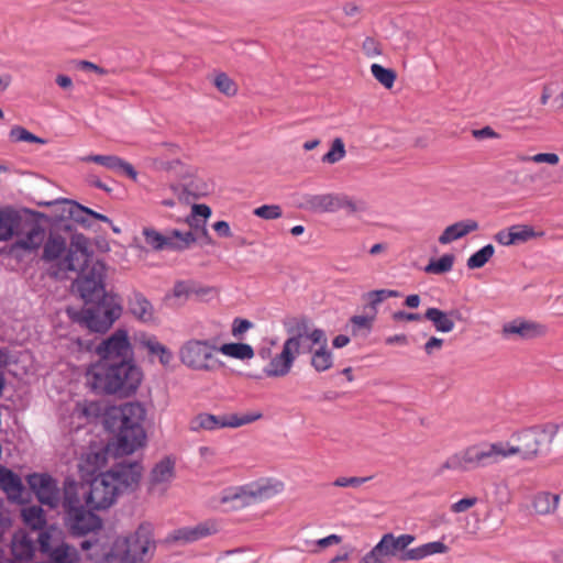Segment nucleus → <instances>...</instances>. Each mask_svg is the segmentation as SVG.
<instances>
[{
    "mask_svg": "<svg viewBox=\"0 0 563 563\" xmlns=\"http://www.w3.org/2000/svg\"><path fill=\"white\" fill-rule=\"evenodd\" d=\"M16 221L18 217L13 211L0 209V241L11 239Z\"/></svg>",
    "mask_w": 563,
    "mask_h": 563,
    "instance_id": "obj_40",
    "label": "nucleus"
},
{
    "mask_svg": "<svg viewBox=\"0 0 563 563\" xmlns=\"http://www.w3.org/2000/svg\"><path fill=\"white\" fill-rule=\"evenodd\" d=\"M472 135L476 140H484V139H499L500 135L490 126H484L478 130H473Z\"/></svg>",
    "mask_w": 563,
    "mask_h": 563,
    "instance_id": "obj_59",
    "label": "nucleus"
},
{
    "mask_svg": "<svg viewBox=\"0 0 563 563\" xmlns=\"http://www.w3.org/2000/svg\"><path fill=\"white\" fill-rule=\"evenodd\" d=\"M375 314L373 316H353L350 319L351 330L354 335L367 334L373 328Z\"/></svg>",
    "mask_w": 563,
    "mask_h": 563,
    "instance_id": "obj_45",
    "label": "nucleus"
},
{
    "mask_svg": "<svg viewBox=\"0 0 563 563\" xmlns=\"http://www.w3.org/2000/svg\"><path fill=\"white\" fill-rule=\"evenodd\" d=\"M292 345L284 342L282 351L274 355L264 366L263 373L269 378H279L287 376L296 361L291 352Z\"/></svg>",
    "mask_w": 563,
    "mask_h": 563,
    "instance_id": "obj_23",
    "label": "nucleus"
},
{
    "mask_svg": "<svg viewBox=\"0 0 563 563\" xmlns=\"http://www.w3.org/2000/svg\"><path fill=\"white\" fill-rule=\"evenodd\" d=\"M371 73L373 77L386 89H391L395 85L397 74L391 68H385L379 64L371 65Z\"/></svg>",
    "mask_w": 563,
    "mask_h": 563,
    "instance_id": "obj_41",
    "label": "nucleus"
},
{
    "mask_svg": "<svg viewBox=\"0 0 563 563\" xmlns=\"http://www.w3.org/2000/svg\"><path fill=\"white\" fill-rule=\"evenodd\" d=\"M454 260L455 257L453 254H444L439 260L430 261L424 267V272L438 275L448 273L452 269Z\"/></svg>",
    "mask_w": 563,
    "mask_h": 563,
    "instance_id": "obj_44",
    "label": "nucleus"
},
{
    "mask_svg": "<svg viewBox=\"0 0 563 563\" xmlns=\"http://www.w3.org/2000/svg\"><path fill=\"white\" fill-rule=\"evenodd\" d=\"M142 343L150 354L158 356L162 365L167 366L173 361V353L165 345L159 343L156 338H148Z\"/></svg>",
    "mask_w": 563,
    "mask_h": 563,
    "instance_id": "obj_39",
    "label": "nucleus"
},
{
    "mask_svg": "<svg viewBox=\"0 0 563 563\" xmlns=\"http://www.w3.org/2000/svg\"><path fill=\"white\" fill-rule=\"evenodd\" d=\"M107 456L104 450L90 451L82 456L79 468L84 474L92 476L107 464Z\"/></svg>",
    "mask_w": 563,
    "mask_h": 563,
    "instance_id": "obj_32",
    "label": "nucleus"
},
{
    "mask_svg": "<svg viewBox=\"0 0 563 563\" xmlns=\"http://www.w3.org/2000/svg\"><path fill=\"white\" fill-rule=\"evenodd\" d=\"M10 137L14 142H30V143H40L44 144L45 140L34 135L22 126H14L10 131Z\"/></svg>",
    "mask_w": 563,
    "mask_h": 563,
    "instance_id": "obj_49",
    "label": "nucleus"
},
{
    "mask_svg": "<svg viewBox=\"0 0 563 563\" xmlns=\"http://www.w3.org/2000/svg\"><path fill=\"white\" fill-rule=\"evenodd\" d=\"M97 305L81 309L74 320L92 332L104 333L121 317L122 306L112 299L95 301Z\"/></svg>",
    "mask_w": 563,
    "mask_h": 563,
    "instance_id": "obj_11",
    "label": "nucleus"
},
{
    "mask_svg": "<svg viewBox=\"0 0 563 563\" xmlns=\"http://www.w3.org/2000/svg\"><path fill=\"white\" fill-rule=\"evenodd\" d=\"M66 202L69 205L68 212H69L70 218L77 223L88 227L89 223H88L87 217H91V218L97 219L102 222L111 223V220L104 214L96 212V211H93L87 207H84L80 203L75 202V201L66 200Z\"/></svg>",
    "mask_w": 563,
    "mask_h": 563,
    "instance_id": "obj_33",
    "label": "nucleus"
},
{
    "mask_svg": "<svg viewBox=\"0 0 563 563\" xmlns=\"http://www.w3.org/2000/svg\"><path fill=\"white\" fill-rule=\"evenodd\" d=\"M218 531V527L213 521L198 523L195 527H184L174 531L173 538L181 542H195L209 537Z\"/></svg>",
    "mask_w": 563,
    "mask_h": 563,
    "instance_id": "obj_25",
    "label": "nucleus"
},
{
    "mask_svg": "<svg viewBox=\"0 0 563 563\" xmlns=\"http://www.w3.org/2000/svg\"><path fill=\"white\" fill-rule=\"evenodd\" d=\"M253 327L252 322L246 319L236 318L232 324V335L234 338L242 336L247 330Z\"/></svg>",
    "mask_w": 563,
    "mask_h": 563,
    "instance_id": "obj_56",
    "label": "nucleus"
},
{
    "mask_svg": "<svg viewBox=\"0 0 563 563\" xmlns=\"http://www.w3.org/2000/svg\"><path fill=\"white\" fill-rule=\"evenodd\" d=\"M145 409L139 402H128L108 413L107 426L117 431V453L132 454L145 442L143 421Z\"/></svg>",
    "mask_w": 563,
    "mask_h": 563,
    "instance_id": "obj_4",
    "label": "nucleus"
},
{
    "mask_svg": "<svg viewBox=\"0 0 563 563\" xmlns=\"http://www.w3.org/2000/svg\"><path fill=\"white\" fill-rule=\"evenodd\" d=\"M424 318L429 320L438 332L449 333L455 327V319L460 320L461 316L457 310L443 311L439 308H428Z\"/></svg>",
    "mask_w": 563,
    "mask_h": 563,
    "instance_id": "obj_24",
    "label": "nucleus"
},
{
    "mask_svg": "<svg viewBox=\"0 0 563 563\" xmlns=\"http://www.w3.org/2000/svg\"><path fill=\"white\" fill-rule=\"evenodd\" d=\"M42 231L37 228H33L24 238L18 241V245L24 250H35L42 243Z\"/></svg>",
    "mask_w": 563,
    "mask_h": 563,
    "instance_id": "obj_48",
    "label": "nucleus"
},
{
    "mask_svg": "<svg viewBox=\"0 0 563 563\" xmlns=\"http://www.w3.org/2000/svg\"><path fill=\"white\" fill-rule=\"evenodd\" d=\"M218 346L212 340L190 339L183 343L178 355L188 368L198 372H214L224 367V363L216 356Z\"/></svg>",
    "mask_w": 563,
    "mask_h": 563,
    "instance_id": "obj_8",
    "label": "nucleus"
},
{
    "mask_svg": "<svg viewBox=\"0 0 563 563\" xmlns=\"http://www.w3.org/2000/svg\"><path fill=\"white\" fill-rule=\"evenodd\" d=\"M395 321H420L422 316L413 312L396 311L393 314Z\"/></svg>",
    "mask_w": 563,
    "mask_h": 563,
    "instance_id": "obj_62",
    "label": "nucleus"
},
{
    "mask_svg": "<svg viewBox=\"0 0 563 563\" xmlns=\"http://www.w3.org/2000/svg\"><path fill=\"white\" fill-rule=\"evenodd\" d=\"M342 538L338 534H330L325 538L319 539L314 543L320 548H327L330 545L339 544L341 542Z\"/></svg>",
    "mask_w": 563,
    "mask_h": 563,
    "instance_id": "obj_64",
    "label": "nucleus"
},
{
    "mask_svg": "<svg viewBox=\"0 0 563 563\" xmlns=\"http://www.w3.org/2000/svg\"><path fill=\"white\" fill-rule=\"evenodd\" d=\"M145 243L154 251H184L196 242L197 238L191 231L181 232L177 229L161 233L153 228H144L142 230Z\"/></svg>",
    "mask_w": 563,
    "mask_h": 563,
    "instance_id": "obj_14",
    "label": "nucleus"
},
{
    "mask_svg": "<svg viewBox=\"0 0 563 563\" xmlns=\"http://www.w3.org/2000/svg\"><path fill=\"white\" fill-rule=\"evenodd\" d=\"M253 213L264 220H275L282 217L283 211L278 205H263L255 208Z\"/></svg>",
    "mask_w": 563,
    "mask_h": 563,
    "instance_id": "obj_53",
    "label": "nucleus"
},
{
    "mask_svg": "<svg viewBox=\"0 0 563 563\" xmlns=\"http://www.w3.org/2000/svg\"><path fill=\"white\" fill-rule=\"evenodd\" d=\"M210 216L211 209L207 205H194L191 208V214L187 218V222L192 228H201L202 235L206 239H209L208 231L206 229V221Z\"/></svg>",
    "mask_w": 563,
    "mask_h": 563,
    "instance_id": "obj_36",
    "label": "nucleus"
},
{
    "mask_svg": "<svg viewBox=\"0 0 563 563\" xmlns=\"http://www.w3.org/2000/svg\"><path fill=\"white\" fill-rule=\"evenodd\" d=\"M494 240L505 246L515 244L511 228L500 230L494 235Z\"/></svg>",
    "mask_w": 563,
    "mask_h": 563,
    "instance_id": "obj_58",
    "label": "nucleus"
},
{
    "mask_svg": "<svg viewBox=\"0 0 563 563\" xmlns=\"http://www.w3.org/2000/svg\"><path fill=\"white\" fill-rule=\"evenodd\" d=\"M175 477V460L166 456L158 461L152 468L147 485L148 492L164 494Z\"/></svg>",
    "mask_w": 563,
    "mask_h": 563,
    "instance_id": "obj_21",
    "label": "nucleus"
},
{
    "mask_svg": "<svg viewBox=\"0 0 563 563\" xmlns=\"http://www.w3.org/2000/svg\"><path fill=\"white\" fill-rule=\"evenodd\" d=\"M442 346H443V339H440V338H437V336H431L424 343L423 350H424V352L428 355H431V354H433L434 351L441 350Z\"/></svg>",
    "mask_w": 563,
    "mask_h": 563,
    "instance_id": "obj_60",
    "label": "nucleus"
},
{
    "mask_svg": "<svg viewBox=\"0 0 563 563\" xmlns=\"http://www.w3.org/2000/svg\"><path fill=\"white\" fill-rule=\"evenodd\" d=\"M556 426L537 424L514 432L511 439L518 444L504 442L507 459L520 455L523 461H532L545 454L556 434Z\"/></svg>",
    "mask_w": 563,
    "mask_h": 563,
    "instance_id": "obj_6",
    "label": "nucleus"
},
{
    "mask_svg": "<svg viewBox=\"0 0 563 563\" xmlns=\"http://www.w3.org/2000/svg\"><path fill=\"white\" fill-rule=\"evenodd\" d=\"M345 146L341 139H335L332 142L331 148L322 157L323 163L335 164L345 156Z\"/></svg>",
    "mask_w": 563,
    "mask_h": 563,
    "instance_id": "obj_47",
    "label": "nucleus"
},
{
    "mask_svg": "<svg viewBox=\"0 0 563 563\" xmlns=\"http://www.w3.org/2000/svg\"><path fill=\"white\" fill-rule=\"evenodd\" d=\"M128 309L134 318L142 322H151L154 319L153 305L140 291H133L129 296Z\"/></svg>",
    "mask_w": 563,
    "mask_h": 563,
    "instance_id": "obj_29",
    "label": "nucleus"
},
{
    "mask_svg": "<svg viewBox=\"0 0 563 563\" xmlns=\"http://www.w3.org/2000/svg\"><path fill=\"white\" fill-rule=\"evenodd\" d=\"M560 501L558 494L541 492L533 498L532 506L538 515H549L556 510Z\"/></svg>",
    "mask_w": 563,
    "mask_h": 563,
    "instance_id": "obj_34",
    "label": "nucleus"
},
{
    "mask_svg": "<svg viewBox=\"0 0 563 563\" xmlns=\"http://www.w3.org/2000/svg\"><path fill=\"white\" fill-rule=\"evenodd\" d=\"M152 545L150 532L140 527L126 537H119L113 542L107 563H146Z\"/></svg>",
    "mask_w": 563,
    "mask_h": 563,
    "instance_id": "obj_7",
    "label": "nucleus"
},
{
    "mask_svg": "<svg viewBox=\"0 0 563 563\" xmlns=\"http://www.w3.org/2000/svg\"><path fill=\"white\" fill-rule=\"evenodd\" d=\"M33 543L26 536H15L12 541V552L19 560H30L33 556Z\"/></svg>",
    "mask_w": 563,
    "mask_h": 563,
    "instance_id": "obj_42",
    "label": "nucleus"
},
{
    "mask_svg": "<svg viewBox=\"0 0 563 563\" xmlns=\"http://www.w3.org/2000/svg\"><path fill=\"white\" fill-rule=\"evenodd\" d=\"M218 352L240 361L251 360L255 354L253 347L250 344L241 342L224 343L218 347Z\"/></svg>",
    "mask_w": 563,
    "mask_h": 563,
    "instance_id": "obj_35",
    "label": "nucleus"
},
{
    "mask_svg": "<svg viewBox=\"0 0 563 563\" xmlns=\"http://www.w3.org/2000/svg\"><path fill=\"white\" fill-rule=\"evenodd\" d=\"M362 49L367 57H376L383 53L380 43L374 37L369 36L364 40Z\"/></svg>",
    "mask_w": 563,
    "mask_h": 563,
    "instance_id": "obj_54",
    "label": "nucleus"
},
{
    "mask_svg": "<svg viewBox=\"0 0 563 563\" xmlns=\"http://www.w3.org/2000/svg\"><path fill=\"white\" fill-rule=\"evenodd\" d=\"M21 515L25 525L33 530H42L46 523L44 511L38 506L25 507Z\"/></svg>",
    "mask_w": 563,
    "mask_h": 563,
    "instance_id": "obj_37",
    "label": "nucleus"
},
{
    "mask_svg": "<svg viewBox=\"0 0 563 563\" xmlns=\"http://www.w3.org/2000/svg\"><path fill=\"white\" fill-rule=\"evenodd\" d=\"M495 254V247L493 244H486L474 254H472L467 261L466 266L468 269L482 268L489 262Z\"/></svg>",
    "mask_w": 563,
    "mask_h": 563,
    "instance_id": "obj_38",
    "label": "nucleus"
},
{
    "mask_svg": "<svg viewBox=\"0 0 563 563\" xmlns=\"http://www.w3.org/2000/svg\"><path fill=\"white\" fill-rule=\"evenodd\" d=\"M520 162H533L536 164L558 165L560 156L555 153H537L532 156H518Z\"/></svg>",
    "mask_w": 563,
    "mask_h": 563,
    "instance_id": "obj_50",
    "label": "nucleus"
},
{
    "mask_svg": "<svg viewBox=\"0 0 563 563\" xmlns=\"http://www.w3.org/2000/svg\"><path fill=\"white\" fill-rule=\"evenodd\" d=\"M415 540L416 537L409 533L399 536L391 532L385 533L373 549L361 559L360 563H390L393 559L401 562L420 561L433 554L448 552V547L441 541L409 548Z\"/></svg>",
    "mask_w": 563,
    "mask_h": 563,
    "instance_id": "obj_2",
    "label": "nucleus"
},
{
    "mask_svg": "<svg viewBox=\"0 0 563 563\" xmlns=\"http://www.w3.org/2000/svg\"><path fill=\"white\" fill-rule=\"evenodd\" d=\"M92 255L88 239L77 234L68 245L60 236H49L44 244L42 258L48 264L52 276L64 279L68 278L69 273L86 266Z\"/></svg>",
    "mask_w": 563,
    "mask_h": 563,
    "instance_id": "obj_3",
    "label": "nucleus"
},
{
    "mask_svg": "<svg viewBox=\"0 0 563 563\" xmlns=\"http://www.w3.org/2000/svg\"><path fill=\"white\" fill-rule=\"evenodd\" d=\"M106 475H111L112 481L119 490L132 492L139 487L143 474V465L139 461L121 462L104 472Z\"/></svg>",
    "mask_w": 563,
    "mask_h": 563,
    "instance_id": "obj_19",
    "label": "nucleus"
},
{
    "mask_svg": "<svg viewBox=\"0 0 563 563\" xmlns=\"http://www.w3.org/2000/svg\"><path fill=\"white\" fill-rule=\"evenodd\" d=\"M477 503L476 497L462 498L451 506V510L455 514L464 512L475 506Z\"/></svg>",
    "mask_w": 563,
    "mask_h": 563,
    "instance_id": "obj_57",
    "label": "nucleus"
},
{
    "mask_svg": "<svg viewBox=\"0 0 563 563\" xmlns=\"http://www.w3.org/2000/svg\"><path fill=\"white\" fill-rule=\"evenodd\" d=\"M63 508L66 512V523L74 534L85 536L101 528V519L80 504L75 486L65 488Z\"/></svg>",
    "mask_w": 563,
    "mask_h": 563,
    "instance_id": "obj_10",
    "label": "nucleus"
},
{
    "mask_svg": "<svg viewBox=\"0 0 563 563\" xmlns=\"http://www.w3.org/2000/svg\"><path fill=\"white\" fill-rule=\"evenodd\" d=\"M285 328L289 334L285 342L292 345L291 352L296 358L300 354L311 355L319 343H324V330L311 328L309 320L305 317L285 323Z\"/></svg>",
    "mask_w": 563,
    "mask_h": 563,
    "instance_id": "obj_12",
    "label": "nucleus"
},
{
    "mask_svg": "<svg viewBox=\"0 0 563 563\" xmlns=\"http://www.w3.org/2000/svg\"><path fill=\"white\" fill-rule=\"evenodd\" d=\"M214 86L217 89L227 95V96H233L236 92V85L234 81L224 73H220L214 77L213 80Z\"/></svg>",
    "mask_w": 563,
    "mask_h": 563,
    "instance_id": "obj_51",
    "label": "nucleus"
},
{
    "mask_svg": "<svg viewBox=\"0 0 563 563\" xmlns=\"http://www.w3.org/2000/svg\"><path fill=\"white\" fill-rule=\"evenodd\" d=\"M400 292L393 289H377L368 291L364 295L369 308L376 313L377 306L388 298L399 297Z\"/></svg>",
    "mask_w": 563,
    "mask_h": 563,
    "instance_id": "obj_43",
    "label": "nucleus"
},
{
    "mask_svg": "<svg viewBox=\"0 0 563 563\" xmlns=\"http://www.w3.org/2000/svg\"><path fill=\"white\" fill-rule=\"evenodd\" d=\"M96 353L100 357L98 362L133 361V347L128 331L125 329L115 330L96 347Z\"/></svg>",
    "mask_w": 563,
    "mask_h": 563,
    "instance_id": "obj_16",
    "label": "nucleus"
},
{
    "mask_svg": "<svg viewBox=\"0 0 563 563\" xmlns=\"http://www.w3.org/2000/svg\"><path fill=\"white\" fill-rule=\"evenodd\" d=\"M510 228L512 231L515 244L527 242L530 239H533V238L540 235L530 225H519L518 224V225H511Z\"/></svg>",
    "mask_w": 563,
    "mask_h": 563,
    "instance_id": "obj_52",
    "label": "nucleus"
},
{
    "mask_svg": "<svg viewBox=\"0 0 563 563\" xmlns=\"http://www.w3.org/2000/svg\"><path fill=\"white\" fill-rule=\"evenodd\" d=\"M372 477H356V476H353V477H338L333 483L332 485L335 486V487H354V488H357L360 487L362 484L366 483L367 481H369Z\"/></svg>",
    "mask_w": 563,
    "mask_h": 563,
    "instance_id": "obj_55",
    "label": "nucleus"
},
{
    "mask_svg": "<svg viewBox=\"0 0 563 563\" xmlns=\"http://www.w3.org/2000/svg\"><path fill=\"white\" fill-rule=\"evenodd\" d=\"M303 207L313 212H336L339 211V195H308L303 198Z\"/></svg>",
    "mask_w": 563,
    "mask_h": 563,
    "instance_id": "obj_28",
    "label": "nucleus"
},
{
    "mask_svg": "<svg viewBox=\"0 0 563 563\" xmlns=\"http://www.w3.org/2000/svg\"><path fill=\"white\" fill-rule=\"evenodd\" d=\"M106 271V265L100 261H93L91 256L87 265L76 272L78 276L73 283L74 291L87 303L108 299Z\"/></svg>",
    "mask_w": 563,
    "mask_h": 563,
    "instance_id": "obj_9",
    "label": "nucleus"
},
{
    "mask_svg": "<svg viewBox=\"0 0 563 563\" xmlns=\"http://www.w3.org/2000/svg\"><path fill=\"white\" fill-rule=\"evenodd\" d=\"M478 228V222L473 219L457 221L444 229L438 239L439 243L442 245L450 244L453 241L462 239L467 234L477 231Z\"/></svg>",
    "mask_w": 563,
    "mask_h": 563,
    "instance_id": "obj_27",
    "label": "nucleus"
},
{
    "mask_svg": "<svg viewBox=\"0 0 563 563\" xmlns=\"http://www.w3.org/2000/svg\"><path fill=\"white\" fill-rule=\"evenodd\" d=\"M548 329L544 324L521 318L507 322L503 327L505 338L518 336L522 340H532L543 336Z\"/></svg>",
    "mask_w": 563,
    "mask_h": 563,
    "instance_id": "obj_22",
    "label": "nucleus"
},
{
    "mask_svg": "<svg viewBox=\"0 0 563 563\" xmlns=\"http://www.w3.org/2000/svg\"><path fill=\"white\" fill-rule=\"evenodd\" d=\"M284 488V483L278 479L260 481L233 489L222 497V501L227 503L229 500H241L242 504L263 501L280 494Z\"/></svg>",
    "mask_w": 563,
    "mask_h": 563,
    "instance_id": "obj_15",
    "label": "nucleus"
},
{
    "mask_svg": "<svg viewBox=\"0 0 563 563\" xmlns=\"http://www.w3.org/2000/svg\"><path fill=\"white\" fill-rule=\"evenodd\" d=\"M345 209L349 214L365 212L367 205L363 200L353 199L346 195H339V210Z\"/></svg>",
    "mask_w": 563,
    "mask_h": 563,
    "instance_id": "obj_46",
    "label": "nucleus"
},
{
    "mask_svg": "<svg viewBox=\"0 0 563 563\" xmlns=\"http://www.w3.org/2000/svg\"><path fill=\"white\" fill-rule=\"evenodd\" d=\"M142 371L133 361L97 362L87 371L92 390L99 394L130 396L141 385Z\"/></svg>",
    "mask_w": 563,
    "mask_h": 563,
    "instance_id": "obj_1",
    "label": "nucleus"
},
{
    "mask_svg": "<svg viewBox=\"0 0 563 563\" xmlns=\"http://www.w3.org/2000/svg\"><path fill=\"white\" fill-rule=\"evenodd\" d=\"M60 537L62 531L54 526L38 536L40 550L48 556V563H80L77 549L60 541Z\"/></svg>",
    "mask_w": 563,
    "mask_h": 563,
    "instance_id": "obj_13",
    "label": "nucleus"
},
{
    "mask_svg": "<svg viewBox=\"0 0 563 563\" xmlns=\"http://www.w3.org/2000/svg\"><path fill=\"white\" fill-rule=\"evenodd\" d=\"M111 481L112 476L104 473H101L91 481L86 496L87 507L91 510H102L113 505L121 492Z\"/></svg>",
    "mask_w": 563,
    "mask_h": 563,
    "instance_id": "obj_17",
    "label": "nucleus"
},
{
    "mask_svg": "<svg viewBox=\"0 0 563 563\" xmlns=\"http://www.w3.org/2000/svg\"><path fill=\"white\" fill-rule=\"evenodd\" d=\"M310 366L317 373H323L332 368L333 354L328 346V338L324 334V343H319L310 355Z\"/></svg>",
    "mask_w": 563,
    "mask_h": 563,
    "instance_id": "obj_31",
    "label": "nucleus"
},
{
    "mask_svg": "<svg viewBox=\"0 0 563 563\" xmlns=\"http://www.w3.org/2000/svg\"><path fill=\"white\" fill-rule=\"evenodd\" d=\"M262 417L261 412H249L242 416L231 415L224 418H219L210 413H199L190 421V430L198 432L200 430H217L220 428H239L258 420Z\"/></svg>",
    "mask_w": 563,
    "mask_h": 563,
    "instance_id": "obj_18",
    "label": "nucleus"
},
{
    "mask_svg": "<svg viewBox=\"0 0 563 563\" xmlns=\"http://www.w3.org/2000/svg\"><path fill=\"white\" fill-rule=\"evenodd\" d=\"M27 484L42 505L56 508L60 501L57 482L48 474H31Z\"/></svg>",
    "mask_w": 563,
    "mask_h": 563,
    "instance_id": "obj_20",
    "label": "nucleus"
},
{
    "mask_svg": "<svg viewBox=\"0 0 563 563\" xmlns=\"http://www.w3.org/2000/svg\"><path fill=\"white\" fill-rule=\"evenodd\" d=\"M506 459L503 441H479L450 455L441 465L440 472L444 470L467 472L488 467Z\"/></svg>",
    "mask_w": 563,
    "mask_h": 563,
    "instance_id": "obj_5",
    "label": "nucleus"
},
{
    "mask_svg": "<svg viewBox=\"0 0 563 563\" xmlns=\"http://www.w3.org/2000/svg\"><path fill=\"white\" fill-rule=\"evenodd\" d=\"M152 161H153L154 167L157 169H162V170L173 169L175 166H177L180 163L179 159H177V158L170 159V161H165L161 157H154Z\"/></svg>",
    "mask_w": 563,
    "mask_h": 563,
    "instance_id": "obj_61",
    "label": "nucleus"
},
{
    "mask_svg": "<svg viewBox=\"0 0 563 563\" xmlns=\"http://www.w3.org/2000/svg\"><path fill=\"white\" fill-rule=\"evenodd\" d=\"M82 161L93 162L110 170L123 173L133 180H135L137 177V173L134 167L130 163L115 155H89L82 158Z\"/></svg>",
    "mask_w": 563,
    "mask_h": 563,
    "instance_id": "obj_26",
    "label": "nucleus"
},
{
    "mask_svg": "<svg viewBox=\"0 0 563 563\" xmlns=\"http://www.w3.org/2000/svg\"><path fill=\"white\" fill-rule=\"evenodd\" d=\"M0 486L9 499L19 500L22 497L23 484L12 471L0 465Z\"/></svg>",
    "mask_w": 563,
    "mask_h": 563,
    "instance_id": "obj_30",
    "label": "nucleus"
},
{
    "mask_svg": "<svg viewBox=\"0 0 563 563\" xmlns=\"http://www.w3.org/2000/svg\"><path fill=\"white\" fill-rule=\"evenodd\" d=\"M213 230L220 235V236H223V238H230L232 235V232H231V229H230V225L227 221H217L214 224H213Z\"/></svg>",
    "mask_w": 563,
    "mask_h": 563,
    "instance_id": "obj_63",
    "label": "nucleus"
}]
</instances>
